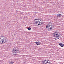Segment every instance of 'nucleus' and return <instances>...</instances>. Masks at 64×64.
<instances>
[{"label":"nucleus","instance_id":"9","mask_svg":"<svg viewBox=\"0 0 64 64\" xmlns=\"http://www.w3.org/2000/svg\"><path fill=\"white\" fill-rule=\"evenodd\" d=\"M46 62H45L44 61H43L42 62V63H43L44 64H46Z\"/></svg>","mask_w":64,"mask_h":64},{"label":"nucleus","instance_id":"1","mask_svg":"<svg viewBox=\"0 0 64 64\" xmlns=\"http://www.w3.org/2000/svg\"><path fill=\"white\" fill-rule=\"evenodd\" d=\"M7 40L5 36H1L0 37V44H2L4 43H6Z\"/></svg>","mask_w":64,"mask_h":64},{"label":"nucleus","instance_id":"14","mask_svg":"<svg viewBox=\"0 0 64 64\" xmlns=\"http://www.w3.org/2000/svg\"><path fill=\"white\" fill-rule=\"evenodd\" d=\"M47 61V60H44V61Z\"/></svg>","mask_w":64,"mask_h":64},{"label":"nucleus","instance_id":"15","mask_svg":"<svg viewBox=\"0 0 64 64\" xmlns=\"http://www.w3.org/2000/svg\"><path fill=\"white\" fill-rule=\"evenodd\" d=\"M17 55V54H15V55Z\"/></svg>","mask_w":64,"mask_h":64},{"label":"nucleus","instance_id":"12","mask_svg":"<svg viewBox=\"0 0 64 64\" xmlns=\"http://www.w3.org/2000/svg\"><path fill=\"white\" fill-rule=\"evenodd\" d=\"M28 29V30H31V28H29Z\"/></svg>","mask_w":64,"mask_h":64},{"label":"nucleus","instance_id":"2","mask_svg":"<svg viewBox=\"0 0 64 64\" xmlns=\"http://www.w3.org/2000/svg\"><path fill=\"white\" fill-rule=\"evenodd\" d=\"M35 24L36 25H41L42 23H41L42 21L41 20L38 19H36L35 20Z\"/></svg>","mask_w":64,"mask_h":64},{"label":"nucleus","instance_id":"7","mask_svg":"<svg viewBox=\"0 0 64 64\" xmlns=\"http://www.w3.org/2000/svg\"><path fill=\"white\" fill-rule=\"evenodd\" d=\"M35 43L37 45H40L41 44L40 43V42H36Z\"/></svg>","mask_w":64,"mask_h":64},{"label":"nucleus","instance_id":"10","mask_svg":"<svg viewBox=\"0 0 64 64\" xmlns=\"http://www.w3.org/2000/svg\"><path fill=\"white\" fill-rule=\"evenodd\" d=\"M46 63V64H51V63L48 62H47Z\"/></svg>","mask_w":64,"mask_h":64},{"label":"nucleus","instance_id":"6","mask_svg":"<svg viewBox=\"0 0 64 64\" xmlns=\"http://www.w3.org/2000/svg\"><path fill=\"white\" fill-rule=\"evenodd\" d=\"M59 45L62 47H64V44H62L61 43H60Z\"/></svg>","mask_w":64,"mask_h":64},{"label":"nucleus","instance_id":"8","mask_svg":"<svg viewBox=\"0 0 64 64\" xmlns=\"http://www.w3.org/2000/svg\"><path fill=\"white\" fill-rule=\"evenodd\" d=\"M62 16V15L61 14H58L57 17H59V18H60Z\"/></svg>","mask_w":64,"mask_h":64},{"label":"nucleus","instance_id":"4","mask_svg":"<svg viewBox=\"0 0 64 64\" xmlns=\"http://www.w3.org/2000/svg\"><path fill=\"white\" fill-rule=\"evenodd\" d=\"M52 35L54 37L56 38H59V37H60L59 34L57 32H55L53 33L52 34Z\"/></svg>","mask_w":64,"mask_h":64},{"label":"nucleus","instance_id":"5","mask_svg":"<svg viewBox=\"0 0 64 64\" xmlns=\"http://www.w3.org/2000/svg\"><path fill=\"white\" fill-rule=\"evenodd\" d=\"M49 25H50V26H51V28H49V29L50 30H51L52 29H53L54 28V26H53V24H52V23H50V24H49Z\"/></svg>","mask_w":64,"mask_h":64},{"label":"nucleus","instance_id":"3","mask_svg":"<svg viewBox=\"0 0 64 64\" xmlns=\"http://www.w3.org/2000/svg\"><path fill=\"white\" fill-rule=\"evenodd\" d=\"M12 52L13 54H15L20 53V51H19V50H17V48H13Z\"/></svg>","mask_w":64,"mask_h":64},{"label":"nucleus","instance_id":"13","mask_svg":"<svg viewBox=\"0 0 64 64\" xmlns=\"http://www.w3.org/2000/svg\"><path fill=\"white\" fill-rule=\"evenodd\" d=\"M48 27L49 26H46V28H48Z\"/></svg>","mask_w":64,"mask_h":64},{"label":"nucleus","instance_id":"11","mask_svg":"<svg viewBox=\"0 0 64 64\" xmlns=\"http://www.w3.org/2000/svg\"><path fill=\"white\" fill-rule=\"evenodd\" d=\"M10 64H14V62H10Z\"/></svg>","mask_w":64,"mask_h":64}]
</instances>
